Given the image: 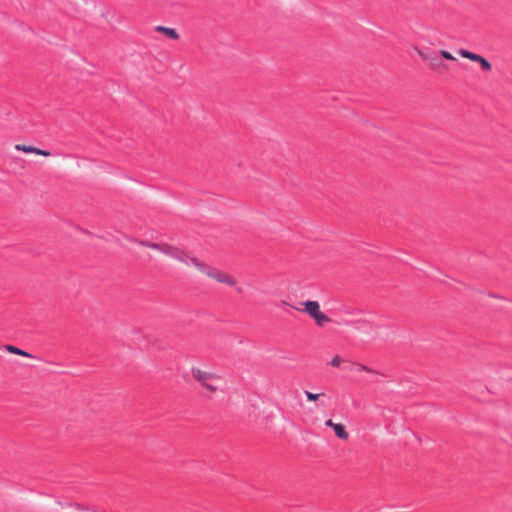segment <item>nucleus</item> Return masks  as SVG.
Segmentation results:
<instances>
[{
  "label": "nucleus",
  "instance_id": "1",
  "mask_svg": "<svg viewBox=\"0 0 512 512\" xmlns=\"http://www.w3.org/2000/svg\"><path fill=\"white\" fill-rule=\"evenodd\" d=\"M190 261L193 265H195L202 273L206 274L208 277H211L220 283H224V284H227L230 286L236 285V280L233 277H231L229 274L213 269L209 265L201 262L196 257H191Z\"/></svg>",
  "mask_w": 512,
  "mask_h": 512
},
{
  "label": "nucleus",
  "instance_id": "2",
  "mask_svg": "<svg viewBox=\"0 0 512 512\" xmlns=\"http://www.w3.org/2000/svg\"><path fill=\"white\" fill-rule=\"evenodd\" d=\"M304 309L296 308L298 311L306 312L311 318H313L319 327H323L326 323L331 322V319L320 311V305L317 301H306L303 302ZM294 308V306H292Z\"/></svg>",
  "mask_w": 512,
  "mask_h": 512
},
{
  "label": "nucleus",
  "instance_id": "3",
  "mask_svg": "<svg viewBox=\"0 0 512 512\" xmlns=\"http://www.w3.org/2000/svg\"><path fill=\"white\" fill-rule=\"evenodd\" d=\"M419 56L428 63L429 68L437 73H444L447 71L448 66L443 62L441 57L437 53H427L419 48H416Z\"/></svg>",
  "mask_w": 512,
  "mask_h": 512
},
{
  "label": "nucleus",
  "instance_id": "4",
  "mask_svg": "<svg viewBox=\"0 0 512 512\" xmlns=\"http://www.w3.org/2000/svg\"><path fill=\"white\" fill-rule=\"evenodd\" d=\"M193 378L198 381L205 389H207L211 393H215L217 391V387L214 386L211 381L214 379H219V376L216 374L202 371L199 368L193 367L191 370Z\"/></svg>",
  "mask_w": 512,
  "mask_h": 512
},
{
  "label": "nucleus",
  "instance_id": "5",
  "mask_svg": "<svg viewBox=\"0 0 512 512\" xmlns=\"http://www.w3.org/2000/svg\"><path fill=\"white\" fill-rule=\"evenodd\" d=\"M457 53L463 58H466L473 62L478 63L480 65L482 71H484V72H489L492 70V64L485 57H483L479 54H476L474 52H471V51L463 49V48L458 49Z\"/></svg>",
  "mask_w": 512,
  "mask_h": 512
},
{
  "label": "nucleus",
  "instance_id": "6",
  "mask_svg": "<svg viewBox=\"0 0 512 512\" xmlns=\"http://www.w3.org/2000/svg\"><path fill=\"white\" fill-rule=\"evenodd\" d=\"M160 251L166 255H169L179 261L187 262V254L178 247L172 246L168 243H162Z\"/></svg>",
  "mask_w": 512,
  "mask_h": 512
},
{
  "label": "nucleus",
  "instance_id": "7",
  "mask_svg": "<svg viewBox=\"0 0 512 512\" xmlns=\"http://www.w3.org/2000/svg\"><path fill=\"white\" fill-rule=\"evenodd\" d=\"M155 30L157 32L164 34L166 37H168L172 40H178L180 37L178 32L174 28H169V27H165V26H157L155 28Z\"/></svg>",
  "mask_w": 512,
  "mask_h": 512
},
{
  "label": "nucleus",
  "instance_id": "8",
  "mask_svg": "<svg viewBox=\"0 0 512 512\" xmlns=\"http://www.w3.org/2000/svg\"><path fill=\"white\" fill-rule=\"evenodd\" d=\"M335 435L342 440H346L349 437L348 432L346 431L344 425L338 424L334 427Z\"/></svg>",
  "mask_w": 512,
  "mask_h": 512
},
{
  "label": "nucleus",
  "instance_id": "9",
  "mask_svg": "<svg viewBox=\"0 0 512 512\" xmlns=\"http://www.w3.org/2000/svg\"><path fill=\"white\" fill-rule=\"evenodd\" d=\"M133 241L139 243L141 246L148 247V248L155 249V250H159V251H160L161 245H162L160 243H154V242H150V241H147V240H140V241H138V240L134 239Z\"/></svg>",
  "mask_w": 512,
  "mask_h": 512
},
{
  "label": "nucleus",
  "instance_id": "10",
  "mask_svg": "<svg viewBox=\"0 0 512 512\" xmlns=\"http://www.w3.org/2000/svg\"><path fill=\"white\" fill-rule=\"evenodd\" d=\"M15 149L18 151L25 152V153H34L35 154V152H36V147L28 146V145H24V144H17L15 146Z\"/></svg>",
  "mask_w": 512,
  "mask_h": 512
},
{
  "label": "nucleus",
  "instance_id": "11",
  "mask_svg": "<svg viewBox=\"0 0 512 512\" xmlns=\"http://www.w3.org/2000/svg\"><path fill=\"white\" fill-rule=\"evenodd\" d=\"M438 55L441 57L442 60L446 59L450 61H456V58L449 51L440 50Z\"/></svg>",
  "mask_w": 512,
  "mask_h": 512
},
{
  "label": "nucleus",
  "instance_id": "12",
  "mask_svg": "<svg viewBox=\"0 0 512 512\" xmlns=\"http://www.w3.org/2000/svg\"><path fill=\"white\" fill-rule=\"evenodd\" d=\"M5 348L8 352H10L12 354L20 355V356L23 351L22 349H20L16 346H13V345H6Z\"/></svg>",
  "mask_w": 512,
  "mask_h": 512
},
{
  "label": "nucleus",
  "instance_id": "13",
  "mask_svg": "<svg viewBox=\"0 0 512 512\" xmlns=\"http://www.w3.org/2000/svg\"><path fill=\"white\" fill-rule=\"evenodd\" d=\"M305 395L309 401H317L322 394H315L310 391H305Z\"/></svg>",
  "mask_w": 512,
  "mask_h": 512
},
{
  "label": "nucleus",
  "instance_id": "14",
  "mask_svg": "<svg viewBox=\"0 0 512 512\" xmlns=\"http://www.w3.org/2000/svg\"><path fill=\"white\" fill-rule=\"evenodd\" d=\"M341 362H342L341 357L339 355H336L330 361V365H332L333 367H339Z\"/></svg>",
  "mask_w": 512,
  "mask_h": 512
},
{
  "label": "nucleus",
  "instance_id": "15",
  "mask_svg": "<svg viewBox=\"0 0 512 512\" xmlns=\"http://www.w3.org/2000/svg\"><path fill=\"white\" fill-rule=\"evenodd\" d=\"M358 371H365V372H368V373H375V371L373 369H371L368 366L363 365V364H358Z\"/></svg>",
  "mask_w": 512,
  "mask_h": 512
},
{
  "label": "nucleus",
  "instance_id": "16",
  "mask_svg": "<svg viewBox=\"0 0 512 512\" xmlns=\"http://www.w3.org/2000/svg\"><path fill=\"white\" fill-rule=\"evenodd\" d=\"M35 154H37V155H42V156H45V157H48V156H50V155H51L50 151H48V150H43V149H40V148H37V147H36V152H35Z\"/></svg>",
  "mask_w": 512,
  "mask_h": 512
},
{
  "label": "nucleus",
  "instance_id": "17",
  "mask_svg": "<svg viewBox=\"0 0 512 512\" xmlns=\"http://www.w3.org/2000/svg\"><path fill=\"white\" fill-rule=\"evenodd\" d=\"M325 425L327 427H331L334 429V427L337 425V423H334L331 419H328L326 422H325Z\"/></svg>",
  "mask_w": 512,
  "mask_h": 512
},
{
  "label": "nucleus",
  "instance_id": "18",
  "mask_svg": "<svg viewBox=\"0 0 512 512\" xmlns=\"http://www.w3.org/2000/svg\"><path fill=\"white\" fill-rule=\"evenodd\" d=\"M21 356L28 357V358H33V355L30 354L29 352L25 351V350L22 351Z\"/></svg>",
  "mask_w": 512,
  "mask_h": 512
},
{
  "label": "nucleus",
  "instance_id": "19",
  "mask_svg": "<svg viewBox=\"0 0 512 512\" xmlns=\"http://www.w3.org/2000/svg\"><path fill=\"white\" fill-rule=\"evenodd\" d=\"M76 507H77L78 509H81L80 504H76Z\"/></svg>",
  "mask_w": 512,
  "mask_h": 512
}]
</instances>
